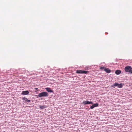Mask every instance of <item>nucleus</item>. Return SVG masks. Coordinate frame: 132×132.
<instances>
[{"label":"nucleus","instance_id":"f257e3e1","mask_svg":"<svg viewBox=\"0 0 132 132\" xmlns=\"http://www.w3.org/2000/svg\"><path fill=\"white\" fill-rule=\"evenodd\" d=\"M48 96V94L46 92H43L39 93L38 96L39 97H47Z\"/></svg>","mask_w":132,"mask_h":132},{"label":"nucleus","instance_id":"f03ea898","mask_svg":"<svg viewBox=\"0 0 132 132\" xmlns=\"http://www.w3.org/2000/svg\"><path fill=\"white\" fill-rule=\"evenodd\" d=\"M130 66H127L125 68V70L126 72H130L132 73V70Z\"/></svg>","mask_w":132,"mask_h":132},{"label":"nucleus","instance_id":"7ed1b4c3","mask_svg":"<svg viewBox=\"0 0 132 132\" xmlns=\"http://www.w3.org/2000/svg\"><path fill=\"white\" fill-rule=\"evenodd\" d=\"M112 86L113 87H114L115 86H117L118 88H122V85L121 83L119 84L118 83H115L114 84L112 85Z\"/></svg>","mask_w":132,"mask_h":132},{"label":"nucleus","instance_id":"20e7f679","mask_svg":"<svg viewBox=\"0 0 132 132\" xmlns=\"http://www.w3.org/2000/svg\"><path fill=\"white\" fill-rule=\"evenodd\" d=\"M88 72V71H87L80 70H77L76 71V73H78L87 74Z\"/></svg>","mask_w":132,"mask_h":132},{"label":"nucleus","instance_id":"39448f33","mask_svg":"<svg viewBox=\"0 0 132 132\" xmlns=\"http://www.w3.org/2000/svg\"><path fill=\"white\" fill-rule=\"evenodd\" d=\"M100 69L102 70L103 69L107 73H110L111 72L110 70L108 68H106L104 67H101L100 68Z\"/></svg>","mask_w":132,"mask_h":132},{"label":"nucleus","instance_id":"423d86ee","mask_svg":"<svg viewBox=\"0 0 132 132\" xmlns=\"http://www.w3.org/2000/svg\"><path fill=\"white\" fill-rule=\"evenodd\" d=\"M84 105L88 104H93V103L92 102H89L88 101H83L82 103Z\"/></svg>","mask_w":132,"mask_h":132},{"label":"nucleus","instance_id":"0eeeda50","mask_svg":"<svg viewBox=\"0 0 132 132\" xmlns=\"http://www.w3.org/2000/svg\"><path fill=\"white\" fill-rule=\"evenodd\" d=\"M29 93L28 90L23 91H22L21 94L23 95H27Z\"/></svg>","mask_w":132,"mask_h":132},{"label":"nucleus","instance_id":"6e6552de","mask_svg":"<svg viewBox=\"0 0 132 132\" xmlns=\"http://www.w3.org/2000/svg\"><path fill=\"white\" fill-rule=\"evenodd\" d=\"M45 89L46 90V91L48 92L52 93L53 92V91L50 88H45Z\"/></svg>","mask_w":132,"mask_h":132},{"label":"nucleus","instance_id":"1a4fd4ad","mask_svg":"<svg viewBox=\"0 0 132 132\" xmlns=\"http://www.w3.org/2000/svg\"><path fill=\"white\" fill-rule=\"evenodd\" d=\"M39 108L41 109H43L44 108H46L47 106L45 105H40L39 106Z\"/></svg>","mask_w":132,"mask_h":132},{"label":"nucleus","instance_id":"9d476101","mask_svg":"<svg viewBox=\"0 0 132 132\" xmlns=\"http://www.w3.org/2000/svg\"><path fill=\"white\" fill-rule=\"evenodd\" d=\"M22 99L23 100L25 101H26L27 102H30V100H28L27 98L25 97H23Z\"/></svg>","mask_w":132,"mask_h":132},{"label":"nucleus","instance_id":"9b49d317","mask_svg":"<svg viewBox=\"0 0 132 132\" xmlns=\"http://www.w3.org/2000/svg\"><path fill=\"white\" fill-rule=\"evenodd\" d=\"M121 72L120 70H117L115 71V73L117 75H119L121 73Z\"/></svg>","mask_w":132,"mask_h":132},{"label":"nucleus","instance_id":"f8f14e48","mask_svg":"<svg viewBox=\"0 0 132 132\" xmlns=\"http://www.w3.org/2000/svg\"><path fill=\"white\" fill-rule=\"evenodd\" d=\"M93 106H95V107H97L98 106V104L97 103L93 104Z\"/></svg>","mask_w":132,"mask_h":132},{"label":"nucleus","instance_id":"ddd939ff","mask_svg":"<svg viewBox=\"0 0 132 132\" xmlns=\"http://www.w3.org/2000/svg\"><path fill=\"white\" fill-rule=\"evenodd\" d=\"M94 107L95 106H93V105H92L90 107V108L91 109H93L94 108Z\"/></svg>","mask_w":132,"mask_h":132},{"label":"nucleus","instance_id":"4468645a","mask_svg":"<svg viewBox=\"0 0 132 132\" xmlns=\"http://www.w3.org/2000/svg\"><path fill=\"white\" fill-rule=\"evenodd\" d=\"M37 89V88H36V89Z\"/></svg>","mask_w":132,"mask_h":132}]
</instances>
